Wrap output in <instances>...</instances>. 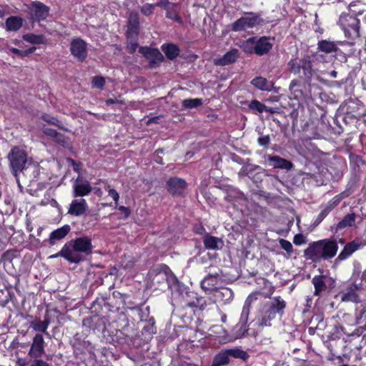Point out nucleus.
<instances>
[{
  "label": "nucleus",
  "instance_id": "1",
  "mask_svg": "<svg viewBox=\"0 0 366 366\" xmlns=\"http://www.w3.org/2000/svg\"><path fill=\"white\" fill-rule=\"evenodd\" d=\"M289 71L299 79H292L290 84V91L294 99L305 100L309 95L305 92L306 84H310L315 70L313 59L309 54H305L301 59H291L288 64Z\"/></svg>",
  "mask_w": 366,
  "mask_h": 366
},
{
  "label": "nucleus",
  "instance_id": "2",
  "mask_svg": "<svg viewBox=\"0 0 366 366\" xmlns=\"http://www.w3.org/2000/svg\"><path fill=\"white\" fill-rule=\"evenodd\" d=\"M338 251V242L335 237L322 239L310 242L304 250V256L307 259L314 262L320 260H329L335 257Z\"/></svg>",
  "mask_w": 366,
  "mask_h": 366
},
{
  "label": "nucleus",
  "instance_id": "3",
  "mask_svg": "<svg viewBox=\"0 0 366 366\" xmlns=\"http://www.w3.org/2000/svg\"><path fill=\"white\" fill-rule=\"evenodd\" d=\"M337 24L348 40L355 41L360 37V21L356 16L349 13H342L339 17Z\"/></svg>",
  "mask_w": 366,
  "mask_h": 366
},
{
  "label": "nucleus",
  "instance_id": "4",
  "mask_svg": "<svg viewBox=\"0 0 366 366\" xmlns=\"http://www.w3.org/2000/svg\"><path fill=\"white\" fill-rule=\"evenodd\" d=\"M8 160L12 174L17 176L26 168L28 155L23 148L15 146L10 150L8 154Z\"/></svg>",
  "mask_w": 366,
  "mask_h": 366
},
{
  "label": "nucleus",
  "instance_id": "5",
  "mask_svg": "<svg viewBox=\"0 0 366 366\" xmlns=\"http://www.w3.org/2000/svg\"><path fill=\"white\" fill-rule=\"evenodd\" d=\"M247 16H242L236 20L231 25V29L233 31H245L247 29H252L259 25H263L266 22L261 17V15L254 12L247 13Z\"/></svg>",
  "mask_w": 366,
  "mask_h": 366
},
{
  "label": "nucleus",
  "instance_id": "6",
  "mask_svg": "<svg viewBox=\"0 0 366 366\" xmlns=\"http://www.w3.org/2000/svg\"><path fill=\"white\" fill-rule=\"evenodd\" d=\"M139 53L148 60L150 69L159 67L164 61L163 54L157 48H152L148 46H139Z\"/></svg>",
  "mask_w": 366,
  "mask_h": 366
},
{
  "label": "nucleus",
  "instance_id": "7",
  "mask_svg": "<svg viewBox=\"0 0 366 366\" xmlns=\"http://www.w3.org/2000/svg\"><path fill=\"white\" fill-rule=\"evenodd\" d=\"M70 52L78 61L84 62L88 55L86 42L81 38H74L70 43Z\"/></svg>",
  "mask_w": 366,
  "mask_h": 366
},
{
  "label": "nucleus",
  "instance_id": "8",
  "mask_svg": "<svg viewBox=\"0 0 366 366\" xmlns=\"http://www.w3.org/2000/svg\"><path fill=\"white\" fill-rule=\"evenodd\" d=\"M50 11V8L39 1H31L30 4V15L33 22L39 23L45 20Z\"/></svg>",
  "mask_w": 366,
  "mask_h": 366
},
{
  "label": "nucleus",
  "instance_id": "9",
  "mask_svg": "<svg viewBox=\"0 0 366 366\" xmlns=\"http://www.w3.org/2000/svg\"><path fill=\"white\" fill-rule=\"evenodd\" d=\"M165 187L173 197H182L187 187V183L182 178L172 177L167 181Z\"/></svg>",
  "mask_w": 366,
  "mask_h": 366
},
{
  "label": "nucleus",
  "instance_id": "10",
  "mask_svg": "<svg viewBox=\"0 0 366 366\" xmlns=\"http://www.w3.org/2000/svg\"><path fill=\"white\" fill-rule=\"evenodd\" d=\"M92 189L93 188L88 180H83L81 176H78L72 185V197L77 198L87 196L92 192Z\"/></svg>",
  "mask_w": 366,
  "mask_h": 366
},
{
  "label": "nucleus",
  "instance_id": "11",
  "mask_svg": "<svg viewBox=\"0 0 366 366\" xmlns=\"http://www.w3.org/2000/svg\"><path fill=\"white\" fill-rule=\"evenodd\" d=\"M59 254L70 263L78 264L84 259L82 255L74 252L71 242H66L59 252Z\"/></svg>",
  "mask_w": 366,
  "mask_h": 366
},
{
  "label": "nucleus",
  "instance_id": "12",
  "mask_svg": "<svg viewBox=\"0 0 366 366\" xmlns=\"http://www.w3.org/2000/svg\"><path fill=\"white\" fill-rule=\"evenodd\" d=\"M364 244L362 240L357 237L347 243L335 259V262H342L347 259L353 252L359 249Z\"/></svg>",
  "mask_w": 366,
  "mask_h": 366
},
{
  "label": "nucleus",
  "instance_id": "13",
  "mask_svg": "<svg viewBox=\"0 0 366 366\" xmlns=\"http://www.w3.org/2000/svg\"><path fill=\"white\" fill-rule=\"evenodd\" d=\"M88 209L86 201L83 198H74L69 204L67 213L74 217L84 215Z\"/></svg>",
  "mask_w": 366,
  "mask_h": 366
},
{
  "label": "nucleus",
  "instance_id": "14",
  "mask_svg": "<svg viewBox=\"0 0 366 366\" xmlns=\"http://www.w3.org/2000/svg\"><path fill=\"white\" fill-rule=\"evenodd\" d=\"M73 249L74 252L90 254L92 252V243L90 237L87 236L77 237L73 241Z\"/></svg>",
  "mask_w": 366,
  "mask_h": 366
},
{
  "label": "nucleus",
  "instance_id": "15",
  "mask_svg": "<svg viewBox=\"0 0 366 366\" xmlns=\"http://www.w3.org/2000/svg\"><path fill=\"white\" fill-rule=\"evenodd\" d=\"M169 272H171V270L167 264H159L149 269V274L152 277L153 282H164L167 281V275Z\"/></svg>",
  "mask_w": 366,
  "mask_h": 366
},
{
  "label": "nucleus",
  "instance_id": "16",
  "mask_svg": "<svg viewBox=\"0 0 366 366\" xmlns=\"http://www.w3.org/2000/svg\"><path fill=\"white\" fill-rule=\"evenodd\" d=\"M184 298V305L186 307L192 308H199L202 311L207 306L206 300L202 297H198L197 294L191 292L186 293V297Z\"/></svg>",
  "mask_w": 366,
  "mask_h": 366
},
{
  "label": "nucleus",
  "instance_id": "17",
  "mask_svg": "<svg viewBox=\"0 0 366 366\" xmlns=\"http://www.w3.org/2000/svg\"><path fill=\"white\" fill-rule=\"evenodd\" d=\"M44 353V340L41 334H36L33 338L29 355L34 359L41 357Z\"/></svg>",
  "mask_w": 366,
  "mask_h": 366
},
{
  "label": "nucleus",
  "instance_id": "18",
  "mask_svg": "<svg viewBox=\"0 0 366 366\" xmlns=\"http://www.w3.org/2000/svg\"><path fill=\"white\" fill-rule=\"evenodd\" d=\"M272 46L270 37L263 36L257 38L255 36L254 54L260 56L267 54L272 49Z\"/></svg>",
  "mask_w": 366,
  "mask_h": 366
},
{
  "label": "nucleus",
  "instance_id": "19",
  "mask_svg": "<svg viewBox=\"0 0 366 366\" xmlns=\"http://www.w3.org/2000/svg\"><path fill=\"white\" fill-rule=\"evenodd\" d=\"M358 287L354 283L350 284L345 290L340 292L339 295L342 302H358L359 295L357 293Z\"/></svg>",
  "mask_w": 366,
  "mask_h": 366
},
{
  "label": "nucleus",
  "instance_id": "20",
  "mask_svg": "<svg viewBox=\"0 0 366 366\" xmlns=\"http://www.w3.org/2000/svg\"><path fill=\"white\" fill-rule=\"evenodd\" d=\"M71 231V227L69 224H64L62 227L57 228L50 233L48 239L49 244L54 246L56 241L64 239Z\"/></svg>",
  "mask_w": 366,
  "mask_h": 366
},
{
  "label": "nucleus",
  "instance_id": "21",
  "mask_svg": "<svg viewBox=\"0 0 366 366\" xmlns=\"http://www.w3.org/2000/svg\"><path fill=\"white\" fill-rule=\"evenodd\" d=\"M239 57V51L232 49L227 51L222 57L214 60V64L217 66H226L234 63Z\"/></svg>",
  "mask_w": 366,
  "mask_h": 366
},
{
  "label": "nucleus",
  "instance_id": "22",
  "mask_svg": "<svg viewBox=\"0 0 366 366\" xmlns=\"http://www.w3.org/2000/svg\"><path fill=\"white\" fill-rule=\"evenodd\" d=\"M268 160L274 168L290 170L294 167L292 162L277 155H269Z\"/></svg>",
  "mask_w": 366,
  "mask_h": 366
},
{
  "label": "nucleus",
  "instance_id": "23",
  "mask_svg": "<svg viewBox=\"0 0 366 366\" xmlns=\"http://www.w3.org/2000/svg\"><path fill=\"white\" fill-rule=\"evenodd\" d=\"M356 214L349 213L346 214L341 221L331 227L332 231L337 233L340 229L355 226Z\"/></svg>",
  "mask_w": 366,
  "mask_h": 366
},
{
  "label": "nucleus",
  "instance_id": "24",
  "mask_svg": "<svg viewBox=\"0 0 366 366\" xmlns=\"http://www.w3.org/2000/svg\"><path fill=\"white\" fill-rule=\"evenodd\" d=\"M139 32V16L137 11L130 12L128 18L127 34L133 33L136 36Z\"/></svg>",
  "mask_w": 366,
  "mask_h": 366
},
{
  "label": "nucleus",
  "instance_id": "25",
  "mask_svg": "<svg viewBox=\"0 0 366 366\" xmlns=\"http://www.w3.org/2000/svg\"><path fill=\"white\" fill-rule=\"evenodd\" d=\"M161 49L166 57L169 60L177 58L180 53V49L177 44L173 43H165L161 46Z\"/></svg>",
  "mask_w": 366,
  "mask_h": 366
},
{
  "label": "nucleus",
  "instance_id": "26",
  "mask_svg": "<svg viewBox=\"0 0 366 366\" xmlns=\"http://www.w3.org/2000/svg\"><path fill=\"white\" fill-rule=\"evenodd\" d=\"M23 26V19L20 16H11L5 21V29L8 31H16Z\"/></svg>",
  "mask_w": 366,
  "mask_h": 366
},
{
  "label": "nucleus",
  "instance_id": "27",
  "mask_svg": "<svg viewBox=\"0 0 366 366\" xmlns=\"http://www.w3.org/2000/svg\"><path fill=\"white\" fill-rule=\"evenodd\" d=\"M325 277L323 275H315L312 280V283L314 285V295L320 296L322 292H325L327 289V286L325 281Z\"/></svg>",
  "mask_w": 366,
  "mask_h": 366
},
{
  "label": "nucleus",
  "instance_id": "28",
  "mask_svg": "<svg viewBox=\"0 0 366 366\" xmlns=\"http://www.w3.org/2000/svg\"><path fill=\"white\" fill-rule=\"evenodd\" d=\"M269 307L277 315L282 317L286 307V302L280 297L277 296L272 298Z\"/></svg>",
  "mask_w": 366,
  "mask_h": 366
},
{
  "label": "nucleus",
  "instance_id": "29",
  "mask_svg": "<svg viewBox=\"0 0 366 366\" xmlns=\"http://www.w3.org/2000/svg\"><path fill=\"white\" fill-rule=\"evenodd\" d=\"M317 49L318 51L323 52L325 54H330L338 51V47L334 41L326 39L319 41Z\"/></svg>",
  "mask_w": 366,
  "mask_h": 366
},
{
  "label": "nucleus",
  "instance_id": "30",
  "mask_svg": "<svg viewBox=\"0 0 366 366\" xmlns=\"http://www.w3.org/2000/svg\"><path fill=\"white\" fill-rule=\"evenodd\" d=\"M251 84L257 89L261 91H271L273 87V83L269 81L266 78L257 76L251 81Z\"/></svg>",
  "mask_w": 366,
  "mask_h": 366
},
{
  "label": "nucleus",
  "instance_id": "31",
  "mask_svg": "<svg viewBox=\"0 0 366 366\" xmlns=\"http://www.w3.org/2000/svg\"><path fill=\"white\" fill-rule=\"evenodd\" d=\"M248 107L254 113H262L263 112H266L273 114L274 112L273 108L267 107L265 104L257 99L252 100L249 104Z\"/></svg>",
  "mask_w": 366,
  "mask_h": 366
},
{
  "label": "nucleus",
  "instance_id": "32",
  "mask_svg": "<svg viewBox=\"0 0 366 366\" xmlns=\"http://www.w3.org/2000/svg\"><path fill=\"white\" fill-rule=\"evenodd\" d=\"M22 39L25 41L33 44H46L47 43V39L43 34H25L22 36Z\"/></svg>",
  "mask_w": 366,
  "mask_h": 366
},
{
  "label": "nucleus",
  "instance_id": "33",
  "mask_svg": "<svg viewBox=\"0 0 366 366\" xmlns=\"http://www.w3.org/2000/svg\"><path fill=\"white\" fill-rule=\"evenodd\" d=\"M219 274L217 273L207 274L201 282V287L204 290H212L215 287Z\"/></svg>",
  "mask_w": 366,
  "mask_h": 366
},
{
  "label": "nucleus",
  "instance_id": "34",
  "mask_svg": "<svg viewBox=\"0 0 366 366\" xmlns=\"http://www.w3.org/2000/svg\"><path fill=\"white\" fill-rule=\"evenodd\" d=\"M229 362V356L227 350H222L217 353L213 358L212 366H223Z\"/></svg>",
  "mask_w": 366,
  "mask_h": 366
},
{
  "label": "nucleus",
  "instance_id": "35",
  "mask_svg": "<svg viewBox=\"0 0 366 366\" xmlns=\"http://www.w3.org/2000/svg\"><path fill=\"white\" fill-rule=\"evenodd\" d=\"M222 240L217 237L212 236L209 234H206L203 239V243L204 247L208 249H218L219 243H221Z\"/></svg>",
  "mask_w": 366,
  "mask_h": 366
},
{
  "label": "nucleus",
  "instance_id": "36",
  "mask_svg": "<svg viewBox=\"0 0 366 366\" xmlns=\"http://www.w3.org/2000/svg\"><path fill=\"white\" fill-rule=\"evenodd\" d=\"M277 317V315L268 307L264 315L259 319V325L261 327H267L271 325V321L274 320Z\"/></svg>",
  "mask_w": 366,
  "mask_h": 366
},
{
  "label": "nucleus",
  "instance_id": "37",
  "mask_svg": "<svg viewBox=\"0 0 366 366\" xmlns=\"http://www.w3.org/2000/svg\"><path fill=\"white\" fill-rule=\"evenodd\" d=\"M48 322L47 320H41L40 319H36L35 320L31 322V327L36 332H44L46 335V330L48 328Z\"/></svg>",
  "mask_w": 366,
  "mask_h": 366
},
{
  "label": "nucleus",
  "instance_id": "38",
  "mask_svg": "<svg viewBox=\"0 0 366 366\" xmlns=\"http://www.w3.org/2000/svg\"><path fill=\"white\" fill-rule=\"evenodd\" d=\"M227 353L229 354V357L241 359L242 360H246L249 357V355L246 351L239 348L228 349Z\"/></svg>",
  "mask_w": 366,
  "mask_h": 366
},
{
  "label": "nucleus",
  "instance_id": "39",
  "mask_svg": "<svg viewBox=\"0 0 366 366\" xmlns=\"http://www.w3.org/2000/svg\"><path fill=\"white\" fill-rule=\"evenodd\" d=\"M255 36H252L244 41L242 44V50L247 54H254Z\"/></svg>",
  "mask_w": 366,
  "mask_h": 366
},
{
  "label": "nucleus",
  "instance_id": "40",
  "mask_svg": "<svg viewBox=\"0 0 366 366\" xmlns=\"http://www.w3.org/2000/svg\"><path fill=\"white\" fill-rule=\"evenodd\" d=\"M41 119L51 125L57 127L60 129H64L61 122L56 117H52L49 114L44 113L41 114Z\"/></svg>",
  "mask_w": 366,
  "mask_h": 366
},
{
  "label": "nucleus",
  "instance_id": "41",
  "mask_svg": "<svg viewBox=\"0 0 366 366\" xmlns=\"http://www.w3.org/2000/svg\"><path fill=\"white\" fill-rule=\"evenodd\" d=\"M202 100L201 99H186L182 102V107L184 109H193L197 108L202 105Z\"/></svg>",
  "mask_w": 366,
  "mask_h": 366
},
{
  "label": "nucleus",
  "instance_id": "42",
  "mask_svg": "<svg viewBox=\"0 0 366 366\" xmlns=\"http://www.w3.org/2000/svg\"><path fill=\"white\" fill-rule=\"evenodd\" d=\"M175 4H172V6L167 9L166 11V17L167 19H172L174 21L182 23V19L181 16L178 14L177 11L174 9Z\"/></svg>",
  "mask_w": 366,
  "mask_h": 366
},
{
  "label": "nucleus",
  "instance_id": "43",
  "mask_svg": "<svg viewBox=\"0 0 366 366\" xmlns=\"http://www.w3.org/2000/svg\"><path fill=\"white\" fill-rule=\"evenodd\" d=\"M18 250L16 249H10L3 253L1 257V261L4 262L11 263L13 259L16 257Z\"/></svg>",
  "mask_w": 366,
  "mask_h": 366
},
{
  "label": "nucleus",
  "instance_id": "44",
  "mask_svg": "<svg viewBox=\"0 0 366 366\" xmlns=\"http://www.w3.org/2000/svg\"><path fill=\"white\" fill-rule=\"evenodd\" d=\"M332 211V210L330 209V207L325 205L314 220L313 224L315 226L320 224Z\"/></svg>",
  "mask_w": 366,
  "mask_h": 366
},
{
  "label": "nucleus",
  "instance_id": "45",
  "mask_svg": "<svg viewBox=\"0 0 366 366\" xmlns=\"http://www.w3.org/2000/svg\"><path fill=\"white\" fill-rule=\"evenodd\" d=\"M155 5L147 3L140 9L141 13L146 16H149L154 13Z\"/></svg>",
  "mask_w": 366,
  "mask_h": 366
},
{
  "label": "nucleus",
  "instance_id": "46",
  "mask_svg": "<svg viewBox=\"0 0 366 366\" xmlns=\"http://www.w3.org/2000/svg\"><path fill=\"white\" fill-rule=\"evenodd\" d=\"M92 83L93 84L94 86L101 89L104 86L106 80L103 76H95L92 78Z\"/></svg>",
  "mask_w": 366,
  "mask_h": 366
},
{
  "label": "nucleus",
  "instance_id": "47",
  "mask_svg": "<svg viewBox=\"0 0 366 366\" xmlns=\"http://www.w3.org/2000/svg\"><path fill=\"white\" fill-rule=\"evenodd\" d=\"M280 244L281 248L285 250L289 254H291L292 253L293 246L290 241L285 239H280Z\"/></svg>",
  "mask_w": 366,
  "mask_h": 366
},
{
  "label": "nucleus",
  "instance_id": "48",
  "mask_svg": "<svg viewBox=\"0 0 366 366\" xmlns=\"http://www.w3.org/2000/svg\"><path fill=\"white\" fill-rule=\"evenodd\" d=\"M251 306L244 304L241 313L240 321L245 325L247 322Z\"/></svg>",
  "mask_w": 366,
  "mask_h": 366
},
{
  "label": "nucleus",
  "instance_id": "49",
  "mask_svg": "<svg viewBox=\"0 0 366 366\" xmlns=\"http://www.w3.org/2000/svg\"><path fill=\"white\" fill-rule=\"evenodd\" d=\"M116 208L120 211V217L119 219H127L131 214V209L128 207L125 206H119L116 207Z\"/></svg>",
  "mask_w": 366,
  "mask_h": 366
},
{
  "label": "nucleus",
  "instance_id": "50",
  "mask_svg": "<svg viewBox=\"0 0 366 366\" xmlns=\"http://www.w3.org/2000/svg\"><path fill=\"white\" fill-rule=\"evenodd\" d=\"M67 162L72 166L73 170L79 174V176H81V169L82 167V164L81 162H76L72 158H68Z\"/></svg>",
  "mask_w": 366,
  "mask_h": 366
},
{
  "label": "nucleus",
  "instance_id": "51",
  "mask_svg": "<svg viewBox=\"0 0 366 366\" xmlns=\"http://www.w3.org/2000/svg\"><path fill=\"white\" fill-rule=\"evenodd\" d=\"M257 143L259 146L263 147H268L270 144V137L269 135H261L257 139Z\"/></svg>",
  "mask_w": 366,
  "mask_h": 366
},
{
  "label": "nucleus",
  "instance_id": "52",
  "mask_svg": "<svg viewBox=\"0 0 366 366\" xmlns=\"http://www.w3.org/2000/svg\"><path fill=\"white\" fill-rule=\"evenodd\" d=\"M341 201V197L337 194L330 199L326 205L330 207V209L333 210L336 207H337Z\"/></svg>",
  "mask_w": 366,
  "mask_h": 366
},
{
  "label": "nucleus",
  "instance_id": "53",
  "mask_svg": "<svg viewBox=\"0 0 366 366\" xmlns=\"http://www.w3.org/2000/svg\"><path fill=\"white\" fill-rule=\"evenodd\" d=\"M43 132L48 137L55 139L56 137L60 136V133L56 129L51 128H44Z\"/></svg>",
  "mask_w": 366,
  "mask_h": 366
},
{
  "label": "nucleus",
  "instance_id": "54",
  "mask_svg": "<svg viewBox=\"0 0 366 366\" xmlns=\"http://www.w3.org/2000/svg\"><path fill=\"white\" fill-rule=\"evenodd\" d=\"M305 242H306L305 237L302 234L300 233V234H297L294 236L293 243L295 245L300 246Z\"/></svg>",
  "mask_w": 366,
  "mask_h": 366
},
{
  "label": "nucleus",
  "instance_id": "55",
  "mask_svg": "<svg viewBox=\"0 0 366 366\" xmlns=\"http://www.w3.org/2000/svg\"><path fill=\"white\" fill-rule=\"evenodd\" d=\"M55 140L63 147H66L69 143V138L60 133V136L56 137Z\"/></svg>",
  "mask_w": 366,
  "mask_h": 366
},
{
  "label": "nucleus",
  "instance_id": "56",
  "mask_svg": "<svg viewBox=\"0 0 366 366\" xmlns=\"http://www.w3.org/2000/svg\"><path fill=\"white\" fill-rule=\"evenodd\" d=\"M154 5H155V6H159V7L165 9L167 11V9H169L172 6V4L170 3L169 1V0H162L161 1L157 2Z\"/></svg>",
  "mask_w": 366,
  "mask_h": 366
},
{
  "label": "nucleus",
  "instance_id": "57",
  "mask_svg": "<svg viewBox=\"0 0 366 366\" xmlns=\"http://www.w3.org/2000/svg\"><path fill=\"white\" fill-rule=\"evenodd\" d=\"M108 194L114 199L115 204L117 205L119 199V195L117 191L114 189H109L108 190Z\"/></svg>",
  "mask_w": 366,
  "mask_h": 366
},
{
  "label": "nucleus",
  "instance_id": "58",
  "mask_svg": "<svg viewBox=\"0 0 366 366\" xmlns=\"http://www.w3.org/2000/svg\"><path fill=\"white\" fill-rule=\"evenodd\" d=\"M138 46L139 44L137 41L134 40L129 43L127 45V49L129 50V52L132 54L136 51Z\"/></svg>",
  "mask_w": 366,
  "mask_h": 366
},
{
  "label": "nucleus",
  "instance_id": "59",
  "mask_svg": "<svg viewBox=\"0 0 366 366\" xmlns=\"http://www.w3.org/2000/svg\"><path fill=\"white\" fill-rule=\"evenodd\" d=\"M9 51L18 55L21 58L26 57L25 50H20L19 49L11 47L9 49Z\"/></svg>",
  "mask_w": 366,
  "mask_h": 366
},
{
  "label": "nucleus",
  "instance_id": "60",
  "mask_svg": "<svg viewBox=\"0 0 366 366\" xmlns=\"http://www.w3.org/2000/svg\"><path fill=\"white\" fill-rule=\"evenodd\" d=\"M257 294H250L246 299L244 304L249 306L252 305V303L257 300Z\"/></svg>",
  "mask_w": 366,
  "mask_h": 366
},
{
  "label": "nucleus",
  "instance_id": "61",
  "mask_svg": "<svg viewBox=\"0 0 366 366\" xmlns=\"http://www.w3.org/2000/svg\"><path fill=\"white\" fill-rule=\"evenodd\" d=\"M105 103L107 105H111L113 104H124V102L122 100H118L117 99L109 98L106 99Z\"/></svg>",
  "mask_w": 366,
  "mask_h": 366
},
{
  "label": "nucleus",
  "instance_id": "62",
  "mask_svg": "<svg viewBox=\"0 0 366 366\" xmlns=\"http://www.w3.org/2000/svg\"><path fill=\"white\" fill-rule=\"evenodd\" d=\"M337 44V46L338 47V45L340 46H353L355 44V41H337L335 42Z\"/></svg>",
  "mask_w": 366,
  "mask_h": 366
},
{
  "label": "nucleus",
  "instance_id": "63",
  "mask_svg": "<svg viewBox=\"0 0 366 366\" xmlns=\"http://www.w3.org/2000/svg\"><path fill=\"white\" fill-rule=\"evenodd\" d=\"M351 193L352 192H351V191L350 189H345V191H343L342 192H341L338 195L341 197V199L342 200L343 199L349 197L351 194Z\"/></svg>",
  "mask_w": 366,
  "mask_h": 366
},
{
  "label": "nucleus",
  "instance_id": "64",
  "mask_svg": "<svg viewBox=\"0 0 366 366\" xmlns=\"http://www.w3.org/2000/svg\"><path fill=\"white\" fill-rule=\"evenodd\" d=\"M49 312H50V310H46L45 312L44 317V320H47L48 325H49V324L51 323V316L49 315Z\"/></svg>",
  "mask_w": 366,
  "mask_h": 366
}]
</instances>
